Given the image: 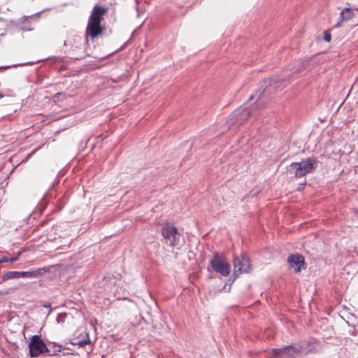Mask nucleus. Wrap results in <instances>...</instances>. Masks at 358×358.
Returning <instances> with one entry per match:
<instances>
[{"label":"nucleus","mask_w":358,"mask_h":358,"mask_svg":"<svg viewBox=\"0 0 358 358\" xmlns=\"http://www.w3.org/2000/svg\"><path fill=\"white\" fill-rule=\"evenodd\" d=\"M3 280L19 278V271H8L2 276Z\"/></svg>","instance_id":"obj_11"},{"label":"nucleus","mask_w":358,"mask_h":358,"mask_svg":"<svg viewBox=\"0 0 358 358\" xmlns=\"http://www.w3.org/2000/svg\"><path fill=\"white\" fill-rule=\"evenodd\" d=\"M298 71H299V69L298 70H295L294 72L296 73V72H298Z\"/></svg>","instance_id":"obj_22"},{"label":"nucleus","mask_w":358,"mask_h":358,"mask_svg":"<svg viewBox=\"0 0 358 358\" xmlns=\"http://www.w3.org/2000/svg\"><path fill=\"white\" fill-rule=\"evenodd\" d=\"M317 166V161L307 158L300 162H293L287 167V171L296 178H301L313 172Z\"/></svg>","instance_id":"obj_2"},{"label":"nucleus","mask_w":358,"mask_h":358,"mask_svg":"<svg viewBox=\"0 0 358 358\" xmlns=\"http://www.w3.org/2000/svg\"><path fill=\"white\" fill-rule=\"evenodd\" d=\"M301 351L300 348L289 345L282 348L273 349V358H287V356L292 357L295 353Z\"/></svg>","instance_id":"obj_8"},{"label":"nucleus","mask_w":358,"mask_h":358,"mask_svg":"<svg viewBox=\"0 0 358 358\" xmlns=\"http://www.w3.org/2000/svg\"><path fill=\"white\" fill-rule=\"evenodd\" d=\"M66 317V314H59L58 316H57V322H60L61 321L63 320V319Z\"/></svg>","instance_id":"obj_16"},{"label":"nucleus","mask_w":358,"mask_h":358,"mask_svg":"<svg viewBox=\"0 0 358 358\" xmlns=\"http://www.w3.org/2000/svg\"><path fill=\"white\" fill-rule=\"evenodd\" d=\"M107 10V8L103 6L98 5L94 6L89 17L86 28V34L90 36L92 39H95L103 34L104 28L101 26V23Z\"/></svg>","instance_id":"obj_1"},{"label":"nucleus","mask_w":358,"mask_h":358,"mask_svg":"<svg viewBox=\"0 0 358 358\" xmlns=\"http://www.w3.org/2000/svg\"><path fill=\"white\" fill-rule=\"evenodd\" d=\"M354 16L353 10L350 8H344L340 14L341 21H347L350 20Z\"/></svg>","instance_id":"obj_10"},{"label":"nucleus","mask_w":358,"mask_h":358,"mask_svg":"<svg viewBox=\"0 0 358 358\" xmlns=\"http://www.w3.org/2000/svg\"><path fill=\"white\" fill-rule=\"evenodd\" d=\"M55 347L57 348V349L55 350V352H61V350L62 349L61 345H55Z\"/></svg>","instance_id":"obj_19"},{"label":"nucleus","mask_w":358,"mask_h":358,"mask_svg":"<svg viewBox=\"0 0 358 358\" xmlns=\"http://www.w3.org/2000/svg\"><path fill=\"white\" fill-rule=\"evenodd\" d=\"M42 271L45 272L44 268L31 271H26V278H36L42 273Z\"/></svg>","instance_id":"obj_12"},{"label":"nucleus","mask_w":358,"mask_h":358,"mask_svg":"<svg viewBox=\"0 0 358 358\" xmlns=\"http://www.w3.org/2000/svg\"><path fill=\"white\" fill-rule=\"evenodd\" d=\"M90 343V339H89V338H87V341H83V342L80 343L79 344H80V345H86V344H87V343Z\"/></svg>","instance_id":"obj_20"},{"label":"nucleus","mask_w":358,"mask_h":358,"mask_svg":"<svg viewBox=\"0 0 358 358\" xmlns=\"http://www.w3.org/2000/svg\"><path fill=\"white\" fill-rule=\"evenodd\" d=\"M251 270V265L248 257L245 255L234 258V275L238 276L241 273H249Z\"/></svg>","instance_id":"obj_6"},{"label":"nucleus","mask_w":358,"mask_h":358,"mask_svg":"<svg viewBox=\"0 0 358 358\" xmlns=\"http://www.w3.org/2000/svg\"><path fill=\"white\" fill-rule=\"evenodd\" d=\"M287 262L290 268H292L294 272L298 273L301 271V267L304 264V259L300 255H292L287 259Z\"/></svg>","instance_id":"obj_9"},{"label":"nucleus","mask_w":358,"mask_h":358,"mask_svg":"<svg viewBox=\"0 0 358 358\" xmlns=\"http://www.w3.org/2000/svg\"><path fill=\"white\" fill-rule=\"evenodd\" d=\"M250 111L247 107L241 108L235 110L230 116L229 121L230 125L234 124H243L250 116Z\"/></svg>","instance_id":"obj_7"},{"label":"nucleus","mask_w":358,"mask_h":358,"mask_svg":"<svg viewBox=\"0 0 358 358\" xmlns=\"http://www.w3.org/2000/svg\"><path fill=\"white\" fill-rule=\"evenodd\" d=\"M161 231L166 243L171 246H176L178 245L180 239V234L176 227L168 223L162 227Z\"/></svg>","instance_id":"obj_4"},{"label":"nucleus","mask_w":358,"mask_h":358,"mask_svg":"<svg viewBox=\"0 0 358 358\" xmlns=\"http://www.w3.org/2000/svg\"><path fill=\"white\" fill-rule=\"evenodd\" d=\"M19 278H26V271H19Z\"/></svg>","instance_id":"obj_18"},{"label":"nucleus","mask_w":358,"mask_h":358,"mask_svg":"<svg viewBox=\"0 0 358 358\" xmlns=\"http://www.w3.org/2000/svg\"><path fill=\"white\" fill-rule=\"evenodd\" d=\"M357 358H358V357H357Z\"/></svg>","instance_id":"obj_23"},{"label":"nucleus","mask_w":358,"mask_h":358,"mask_svg":"<svg viewBox=\"0 0 358 358\" xmlns=\"http://www.w3.org/2000/svg\"><path fill=\"white\" fill-rule=\"evenodd\" d=\"M66 97V94L62 93V92H59V93L55 94L53 96L52 100H53V101L55 103H57V102H59L60 101H62V100L65 99Z\"/></svg>","instance_id":"obj_13"},{"label":"nucleus","mask_w":358,"mask_h":358,"mask_svg":"<svg viewBox=\"0 0 358 358\" xmlns=\"http://www.w3.org/2000/svg\"><path fill=\"white\" fill-rule=\"evenodd\" d=\"M213 269L222 276L227 277L231 271V266L223 255L215 253L210 259Z\"/></svg>","instance_id":"obj_3"},{"label":"nucleus","mask_w":358,"mask_h":358,"mask_svg":"<svg viewBox=\"0 0 358 358\" xmlns=\"http://www.w3.org/2000/svg\"><path fill=\"white\" fill-rule=\"evenodd\" d=\"M85 56V54H84V52H83L82 55H79V56H77V55H73V57L72 58L75 59H80L82 58H83Z\"/></svg>","instance_id":"obj_17"},{"label":"nucleus","mask_w":358,"mask_h":358,"mask_svg":"<svg viewBox=\"0 0 358 358\" xmlns=\"http://www.w3.org/2000/svg\"><path fill=\"white\" fill-rule=\"evenodd\" d=\"M29 355L32 357H38L43 352H49L45 343L38 335L32 336L29 345Z\"/></svg>","instance_id":"obj_5"},{"label":"nucleus","mask_w":358,"mask_h":358,"mask_svg":"<svg viewBox=\"0 0 358 358\" xmlns=\"http://www.w3.org/2000/svg\"><path fill=\"white\" fill-rule=\"evenodd\" d=\"M324 40L327 42H329L331 41V34L326 33L324 36Z\"/></svg>","instance_id":"obj_15"},{"label":"nucleus","mask_w":358,"mask_h":358,"mask_svg":"<svg viewBox=\"0 0 358 358\" xmlns=\"http://www.w3.org/2000/svg\"><path fill=\"white\" fill-rule=\"evenodd\" d=\"M20 252H18L17 255L15 257H12V258H8V257H3L0 259V264H3V263H5V262H10V263H13L15 262L18 257L20 256Z\"/></svg>","instance_id":"obj_14"},{"label":"nucleus","mask_w":358,"mask_h":358,"mask_svg":"<svg viewBox=\"0 0 358 358\" xmlns=\"http://www.w3.org/2000/svg\"><path fill=\"white\" fill-rule=\"evenodd\" d=\"M81 41H82V39L80 38H79L78 42H81Z\"/></svg>","instance_id":"obj_21"}]
</instances>
